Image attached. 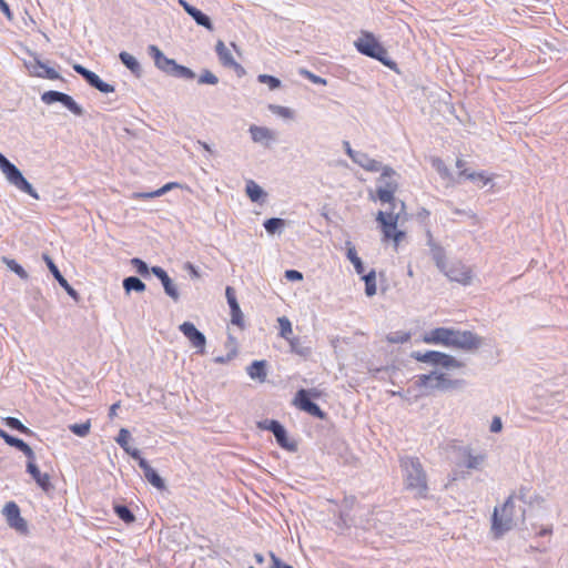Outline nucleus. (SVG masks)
Masks as SVG:
<instances>
[{"label": "nucleus", "mask_w": 568, "mask_h": 568, "mask_svg": "<svg viewBox=\"0 0 568 568\" xmlns=\"http://www.w3.org/2000/svg\"><path fill=\"white\" fill-rule=\"evenodd\" d=\"M351 159L368 172H378L382 170L381 181H384V185L376 189V199L382 203H388L392 207L395 205V193L398 190V183L394 179L396 175L395 170L389 166L383 168L381 162L369 158L366 153L358 152L351 154ZM375 200L374 196H372Z\"/></svg>", "instance_id": "f257e3e1"}, {"label": "nucleus", "mask_w": 568, "mask_h": 568, "mask_svg": "<svg viewBox=\"0 0 568 568\" xmlns=\"http://www.w3.org/2000/svg\"><path fill=\"white\" fill-rule=\"evenodd\" d=\"M420 341L428 345H443L463 349H475L480 345V338L469 331H457L448 327H437L423 334Z\"/></svg>", "instance_id": "f03ea898"}, {"label": "nucleus", "mask_w": 568, "mask_h": 568, "mask_svg": "<svg viewBox=\"0 0 568 568\" xmlns=\"http://www.w3.org/2000/svg\"><path fill=\"white\" fill-rule=\"evenodd\" d=\"M399 465L403 471L405 489L414 494L416 498L428 497L427 474L418 457L405 456L399 458Z\"/></svg>", "instance_id": "7ed1b4c3"}, {"label": "nucleus", "mask_w": 568, "mask_h": 568, "mask_svg": "<svg viewBox=\"0 0 568 568\" xmlns=\"http://www.w3.org/2000/svg\"><path fill=\"white\" fill-rule=\"evenodd\" d=\"M399 220L400 212L378 211L376 213V222L381 230L382 242L390 244L395 252H397L399 246L407 240L406 231L398 227Z\"/></svg>", "instance_id": "20e7f679"}, {"label": "nucleus", "mask_w": 568, "mask_h": 568, "mask_svg": "<svg viewBox=\"0 0 568 568\" xmlns=\"http://www.w3.org/2000/svg\"><path fill=\"white\" fill-rule=\"evenodd\" d=\"M355 48L362 54L374 58L387 67L394 64L388 59L387 50L378 42L375 36L368 31H362L359 38L355 41Z\"/></svg>", "instance_id": "39448f33"}, {"label": "nucleus", "mask_w": 568, "mask_h": 568, "mask_svg": "<svg viewBox=\"0 0 568 568\" xmlns=\"http://www.w3.org/2000/svg\"><path fill=\"white\" fill-rule=\"evenodd\" d=\"M436 265L445 273L452 281L467 285L471 281V271L459 261L448 263L442 250L434 254Z\"/></svg>", "instance_id": "423d86ee"}, {"label": "nucleus", "mask_w": 568, "mask_h": 568, "mask_svg": "<svg viewBox=\"0 0 568 568\" xmlns=\"http://www.w3.org/2000/svg\"><path fill=\"white\" fill-rule=\"evenodd\" d=\"M514 497L509 496L500 509L495 508L491 523V531L496 538L510 530L514 523Z\"/></svg>", "instance_id": "0eeeda50"}, {"label": "nucleus", "mask_w": 568, "mask_h": 568, "mask_svg": "<svg viewBox=\"0 0 568 568\" xmlns=\"http://www.w3.org/2000/svg\"><path fill=\"white\" fill-rule=\"evenodd\" d=\"M414 384L423 392V395H428L435 390L454 387L457 382L449 379L446 374L432 372L416 376Z\"/></svg>", "instance_id": "6e6552de"}, {"label": "nucleus", "mask_w": 568, "mask_h": 568, "mask_svg": "<svg viewBox=\"0 0 568 568\" xmlns=\"http://www.w3.org/2000/svg\"><path fill=\"white\" fill-rule=\"evenodd\" d=\"M0 170L10 184L16 186L18 190L29 194L30 196L38 199V193L34 191L32 185L24 179L20 170L14 164H12L2 153H0Z\"/></svg>", "instance_id": "1a4fd4ad"}, {"label": "nucleus", "mask_w": 568, "mask_h": 568, "mask_svg": "<svg viewBox=\"0 0 568 568\" xmlns=\"http://www.w3.org/2000/svg\"><path fill=\"white\" fill-rule=\"evenodd\" d=\"M323 396V392L317 388L300 389L294 396L293 405L314 417L324 419L326 414L311 400V398H320Z\"/></svg>", "instance_id": "9d476101"}, {"label": "nucleus", "mask_w": 568, "mask_h": 568, "mask_svg": "<svg viewBox=\"0 0 568 568\" xmlns=\"http://www.w3.org/2000/svg\"><path fill=\"white\" fill-rule=\"evenodd\" d=\"M412 357L420 363H428L435 366H442L445 368H460L463 363L457 361L452 355L437 352V351H427V352H414Z\"/></svg>", "instance_id": "9b49d317"}, {"label": "nucleus", "mask_w": 568, "mask_h": 568, "mask_svg": "<svg viewBox=\"0 0 568 568\" xmlns=\"http://www.w3.org/2000/svg\"><path fill=\"white\" fill-rule=\"evenodd\" d=\"M486 462L485 453H476L474 449L466 447L460 450V460L458 467L465 468L468 471L480 470Z\"/></svg>", "instance_id": "f8f14e48"}, {"label": "nucleus", "mask_w": 568, "mask_h": 568, "mask_svg": "<svg viewBox=\"0 0 568 568\" xmlns=\"http://www.w3.org/2000/svg\"><path fill=\"white\" fill-rule=\"evenodd\" d=\"M3 515L10 527L22 534L28 531L27 521L21 517L20 508L14 501L6 504L3 507Z\"/></svg>", "instance_id": "ddd939ff"}, {"label": "nucleus", "mask_w": 568, "mask_h": 568, "mask_svg": "<svg viewBox=\"0 0 568 568\" xmlns=\"http://www.w3.org/2000/svg\"><path fill=\"white\" fill-rule=\"evenodd\" d=\"M260 427L271 430L274 434L276 442L281 447L287 450L296 449V444L294 442L288 440L286 430L277 420H265L263 423H260Z\"/></svg>", "instance_id": "4468645a"}, {"label": "nucleus", "mask_w": 568, "mask_h": 568, "mask_svg": "<svg viewBox=\"0 0 568 568\" xmlns=\"http://www.w3.org/2000/svg\"><path fill=\"white\" fill-rule=\"evenodd\" d=\"M215 51L223 67L233 69L239 77H243L245 74V69L235 61L230 49L222 40L216 42Z\"/></svg>", "instance_id": "2eb2a0df"}, {"label": "nucleus", "mask_w": 568, "mask_h": 568, "mask_svg": "<svg viewBox=\"0 0 568 568\" xmlns=\"http://www.w3.org/2000/svg\"><path fill=\"white\" fill-rule=\"evenodd\" d=\"M73 70L77 73H79L80 75H82L88 81V83L90 85H92L93 88H95L100 92H103V93L114 92V87L112 84H109V83L102 81L98 74H95L94 72L85 69L81 64H74L73 65Z\"/></svg>", "instance_id": "dca6fc26"}, {"label": "nucleus", "mask_w": 568, "mask_h": 568, "mask_svg": "<svg viewBox=\"0 0 568 568\" xmlns=\"http://www.w3.org/2000/svg\"><path fill=\"white\" fill-rule=\"evenodd\" d=\"M41 100L45 104H52L54 102H61L64 106H67L74 114H81L80 106L75 103V101L68 94L58 92V91H47L42 94Z\"/></svg>", "instance_id": "f3484780"}, {"label": "nucleus", "mask_w": 568, "mask_h": 568, "mask_svg": "<svg viewBox=\"0 0 568 568\" xmlns=\"http://www.w3.org/2000/svg\"><path fill=\"white\" fill-rule=\"evenodd\" d=\"M132 458L136 459L139 462V466L142 468L144 476L146 480L153 485L155 488L162 490L165 488L163 479L160 477V475L149 465V463L141 457V454L139 450H133Z\"/></svg>", "instance_id": "a211bd4d"}, {"label": "nucleus", "mask_w": 568, "mask_h": 568, "mask_svg": "<svg viewBox=\"0 0 568 568\" xmlns=\"http://www.w3.org/2000/svg\"><path fill=\"white\" fill-rule=\"evenodd\" d=\"M466 162L463 159H457L456 168L459 170L458 175L463 176L474 183L479 184L480 186H485L491 182L493 176L487 175L486 172H469L466 168Z\"/></svg>", "instance_id": "6ab92c4d"}, {"label": "nucleus", "mask_w": 568, "mask_h": 568, "mask_svg": "<svg viewBox=\"0 0 568 568\" xmlns=\"http://www.w3.org/2000/svg\"><path fill=\"white\" fill-rule=\"evenodd\" d=\"M180 331L194 347L200 348L201 353H203L206 339L205 336L196 329L194 324L191 322H184L180 325Z\"/></svg>", "instance_id": "aec40b11"}, {"label": "nucleus", "mask_w": 568, "mask_h": 568, "mask_svg": "<svg viewBox=\"0 0 568 568\" xmlns=\"http://www.w3.org/2000/svg\"><path fill=\"white\" fill-rule=\"evenodd\" d=\"M27 471L31 475L37 485L43 490L49 491L52 489L50 476L47 473H41L36 464V456L32 459H28Z\"/></svg>", "instance_id": "412c9836"}, {"label": "nucleus", "mask_w": 568, "mask_h": 568, "mask_svg": "<svg viewBox=\"0 0 568 568\" xmlns=\"http://www.w3.org/2000/svg\"><path fill=\"white\" fill-rule=\"evenodd\" d=\"M179 3L183 7V9L196 21L197 24L205 27L209 30L213 29L212 22L210 18L204 14L201 10L191 6L185 0H179Z\"/></svg>", "instance_id": "4be33fe9"}, {"label": "nucleus", "mask_w": 568, "mask_h": 568, "mask_svg": "<svg viewBox=\"0 0 568 568\" xmlns=\"http://www.w3.org/2000/svg\"><path fill=\"white\" fill-rule=\"evenodd\" d=\"M150 52L152 53V55L154 58L155 65L159 69H161L162 71L171 74L176 62L173 59L165 57L161 52V50L155 45L150 47Z\"/></svg>", "instance_id": "5701e85b"}, {"label": "nucleus", "mask_w": 568, "mask_h": 568, "mask_svg": "<svg viewBox=\"0 0 568 568\" xmlns=\"http://www.w3.org/2000/svg\"><path fill=\"white\" fill-rule=\"evenodd\" d=\"M0 437L10 446L16 447L20 452H22L28 459H32L34 456L33 450L31 447L24 443L22 439H19L17 437H13L9 435L7 432L0 428Z\"/></svg>", "instance_id": "b1692460"}, {"label": "nucleus", "mask_w": 568, "mask_h": 568, "mask_svg": "<svg viewBox=\"0 0 568 568\" xmlns=\"http://www.w3.org/2000/svg\"><path fill=\"white\" fill-rule=\"evenodd\" d=\"M248 131L252 140L255 143H264L268 145L270 142H272L275 138L274 132L265 126H258L253 124L250 126Z\"/></svg>", "instance_id": "393cba45"}, {"label": "nucleus", "mask_w": 568, "mask_h": 568, "mask_svg": "<svg viewBox=\"0 0 568 568\" xmlns=\"http://www.w3.org/2000/svg\"><path fill=\"white\" fill-rule=\"evenodd\" d=\"M247 374L252 379H258L260 382H264L266 379V362L254 361L247 367Z\"/></svg>", "instance_id": "a878e982"}, {"label": "nucleus", "mask_w": 568, "mask_h": 568, "mask_svg": "<svg viewBox=\"0 0 568 568\" xmlns=\"http://www.w3.org/2000/svg\"><path fill=\"white\" fill-rule=\"evenodd\" d=\"M179 186L180 185L176 182H169L165 185H163L162 187H160V189H158V190H155L153 192L135 193L133 195V197L134 199H140V200L152 199V197L161 196L164 193H166L168 191H170L172 189H175V187H179Z\"/></svg>", "instance_id": "bb28decb"}, {"label": "nucleus", "mask_w": 568, "mask_h": 568, "mask_svg": "<svg viewBox=\"0 0 568 568\" xmlns=\"http://www.w3.org/2000/svg\"><path fill=\"white\" fill-rule=\"evenodd\" d=\"M42 258L45 262V264L49 267L52 275L54 276V278L59 282V284L62 287H67L68 281L62 276V274L60 273L59 268L57 267V265L54 264L52 258L48 254H43Z\"/></svg>", "instance_id": "cd10ccee"}, {"label": "nucleus", "mask_w": 568, "mask_h": 568, "mask_svg": "<svg viewBox=\"0 0 568 568\" xmlns=\"http://www.w3.org/2000/svg\"><path fill=\"white\" fill-rule=\"evenodd\" d=\"M363 280L365 282V293L367 296H373L377 292L376 286V272L375 270L369 271L367 274L363 275Z\"/></svg>", "instance_id": "c85d7f7f"}, {"label": "nucleus", "mask_w": 568, "mask_h": 568, "mask_svg": "<svg viewBox=\"0 0 568 568\" xmlns=\"http://www.w3.org/2000/svg\"><path fill=\"white\" fill-rule=\"evenodd\" d=\"M123 287L125 288L126 292H143L145 290V284L140 278L130 276L123 281Z\"/></svg>", "instance_id": "c756f323"}, {"label": "nucleus", "mask_w": 568, "mask_h": 568, "mask_svg": "<svg viewBox=\"0 0 568 568\" xmlns=\"http://www.w3.org/2000/svg\"><path fill=\"white\" fill-rule=\"evenodd\" d=\"M246 193H247L248 197L251 199V201H253V202H257L262 196L265 195V193L263 192L261 186L257 185L252 180L246 183Z\"/></svg>", "instance_id": "7c9ffc66"}, {"label": "nucleus", "mask_w": 568, "mask_h": 568, "mask_svg": "<svg viewBox=\"0 0 568 568\" xmlns=\"http://www.w3.org/2000/svg\"><path fill=\"white\" fill-rule=\"evenodd\" d=\"M231 308V322L232 324L243 327L244 326V317L240 305L237 302L229 304Z\"/></svg>", "instance_id": "2f4dec72"}, {"label": "nucleus", "mask_w": 568, "mask_h": 568, "mask_svg": "<svg viewBox=\"0 0 568 568\" xmlns=\"http://www.w3.org/2000/svg\"><path fill=\"white\" fill-rule=\"evenodd\" d=\"M130 437V432L125 428H121L116 437V443L132 457L134 449L129 445Z\"/></svg>", "instance_id": "473e14b6"}, {"label": "nucleus", "mask_w": 568, "mask_h": 568, "mask_svg": "<svg viewBox=\"0 0 568 568\" xmlns=\"http://www.w3.org/2000/svg\"><path fill=\"white\" fill-rule=\"evenodd\" d=\"M280 325V335L285 339H290L293 336V328L290 320L285 316L277 318Z\"/></svg>", "instance_id": "72a5a7b5"}, {"label": "nucleus", "mask_w": 568, "mask_h": 568, "mask_svg": "<svg viewBox=\"0 0 568 568\" xmlns=\"http://www.w3.org/2000/svg\"><path fill=\"white\" fill-rule=\"evenodd\" d=\"M119 57H120V60L122 61V63L128 69H130L132 72H136V71L140 70V64H139V62L136 61V59L132 54L123 51V52L120 53Z\"/></svg>", "instance_id": "f704fd0d"}, {"label": "nucleus", "mask_w": 568, "mask_h": 568, "mask_svg": "<svg viewBox=\"0 0 568 568\" xmlns=\"http://www.w3.org/2000/svg\"><path fill=\"white\" fill-rule=\"evenodd\" d=\"M114 511L126 524H131L135 520L134 515L126 506L116 505Z\"/></svg>", "instance_id": "c9c22d12"}, {"label": "nucleus", "mask_w": 568, "mask_h": 568, "mask_svg": "<svg viewBox=\"0 0 568 568\" xmlns=\"http://www.w3.org/2000/svg\"><path fill=\"white\" fill-rule=\"evenodd\" d=\"M69 429L77 436L84 437L90 433L91 422L87 420L81 424H72L69 426Z\"/></svg>", "instance_id": "e433bc0d"}, {"label": "nucleus", "mask_w": 568, "mask_h": 568, "mask_svg": "<svg viewBox=\"0 0 568 568\" xmlns=\"http://www.w3.org/2000/svg\"><path fill=\"white\" fill-rule=\"evenodd\" d=\"M171 74L179 77V78L190 79V80L194 79V77H195V73L191 69H189L184 65H180L178 63L175 64Z\"/></svg>", "instance_id": "4c0bfd02"}, {"label": "nucleus", "mask_w": 568, "mask_h": 568, "mask_svg": "<svg viewBox=\"0 0 568 568\" xmlns=\"http://www.w3.org/2000/svg\"><path fill=\"white\" fill-rule=\"evenodd\" d=\"M4 422L9 427L19 430L22 434H31V430L16 417H7Z\"/></svg>", "instance_id": "58836bf2"}, {"label": "nucleus", "mask_w": 568, "mask_h": 568, "mask_svg": "<svg viewBox=\"0 0 568 568\" xmlns=\"http://www.w3.org/2000/svg\"><path fill=\"white\" fill-rule=\"evenodd\" d=\"M257 80L261 83L267 84L271 90H276V89H278L281 87V81L277 78L273 77V75L260 74L257 77Z\"/></svg>", "instance_id": "ea45409f"}, {"label": "nucleus", "mask_w": 568, "mask_h": 568, "mask_svg": "<svg viewBox=\"0 0 568 568\" xmlns=\"http://www.w3.org/2000/svg\"><path fill=\"white\" fill-rule=\"evenodd\" d=\"M283 226H284V221L282 219H277V217L268 219L264 223L265 230L271 234L275 233L278 229H281Z\"/></svg>", "instance_id": "a19ab883"}, {"label": "nucleus", "mask_w": 568, "mask_h": 568, "mask_svg": "<svg viewBox=\"0 0 568 568\" xmlns=\"http://www.w3.org/2000/svg\"><path fill=\"white\" fill-rule=\"evenodd\" d=\"M4 262L7 264V266L13 271L19 277L21 278H27L28 277V273L24 271V268L18 264L14 260H8V258H4Z\"/></svg>", "instance_id": "79ce46f5"}, {"label": "nucleus", "mask_w": 568, "mask_h": 568, "mask_svg": "<svg viewBox=\"0 0 568 568\" xmlns=\"http://www.w3.org/2000/svg\"><path fill=\"white\" fill-rule=\"evenodd\" d=\"M219 82V79L215 74H213L211 71L205 70L201 73L199 78L200 84H216Z\"/></svg>", "instance_id": "37998d69"}, {"label": "nucleus", "mask_w": 568, "mask_h": 568, "mask_svg": "<svg viewBox=\"0 0 568 568\" xmlns=\"http://www.w3.org/2000/svg\"><path fill=\"white\" fill-rule=\"evenodd\" d=\"M41 72L38 73V75L50 79V80H58L60 79V74L52 68H49L47 65L41 64Z\"/></svg>", "instance_id": "c03bdc74"}, {"label": "nucleus", "mask_w": 568, "mask_h": 568, "mask_svg": "<svg viewBox=\"0 0 568 568\" xmlns=\"http://www.w3.org/2000/svg\"><path fill=\"white\" fill-rule=\"evenodd\" d=\"M387 341L393 344L406 343L410 338L409 333H395L387 335Z\"/></svg>", "instance_id": "a18cd8bd"}, {"label": "nucleus", "mask_w": 568, "mask_h": 568, "mask_svg": "<svg viewBox=\"0 0 568 568\" xmlns=\"http://www.w3.org/2000/svg\"><path fill=\"white\" fill-rule=\"evenodd\" d=\"M162 285L164 287L165 293L170 297H172L174 301L179 300V292H178L176 287L174 286V284L172 283L171 278L168 282L163 283Z\"/></svg>", "instance_id": "49530a36"}, {"label": "nucleus", "mask_w": 568, "mask_h": 568, "mask_svg": "<svg viewBox=\"0 0 568 568\" xmlns=\"http://www.w3.org/2000/svg\"><path fill=\"white\" fill-rule=\"evenodd\" d=\"M271 565L268 568H293L290 565L284 564L274 552H270Z\"/></svg>", "instance_id": "de8ad7c7"}, {"label": "nucleus", "mask_w": 568, "mask_h": 568, "mask_svg": "<svg viewBox=\"0 0 568 568\" xmlns=\"http://www.w3.org/2000/svg\"><path fill=\"white\" fill-rule=\"evenodd\" d=\"M270 109H271L274 113H276V114H278V115H281V116H283V118H292V115H293L292 111H291L288 108H285V106H281V105H271V106H270Z\"/></svg>", "instance_id": "09e8293b"}, {"label": "nucleus", "mask_w": 568, "mask_h": 568, "mask_svg": "<svg viewBox=\"0 0 568 568\" xmlns=\"http://www.w3.org/2000/svg\"><path fill=\"white\" fill-rule=\"evenodd\" d=\"M301 73H302L305 78H307L310 81H312L313 83H315V84H323V85H324V84H326V80H325V79H323V78H321V77H318V75H315L314 73H312V72H310V71H307V70H303V71H301Z\"/></svg>", "instance_id": "8fccbe9b"}, {"label": "nucleus", "mask_w": 568, "mask_h": 568, "mask_svg": "<svg viewBox=\"0 0 568 568\" xmlns=\"http://www.w3.org/2000/svg\"><path fill=\"white\" fill-rule=\"evenodd\" d=\"M152 273L161 281L162 284L170 280L168 273L162 267H152Z\"/></svg>", "instance_id": "3c124183"}, {"label": "nucleus", "mask_w": 568, "mask_h": 568, "mask_svg": "<svg viewBox=\"0 0 568 568\" xmlns=\"http://www.w3.org/2000/svg\"><path fill=\"white\" fill-rule=\"evenodd\" d=\"M131 262L135 266L138 273H140L141 275L148 274V272H149L148 266L142 260L133 258Z\"/></svg>", "instance_id": "603ef678"}, {"label": "nucleus", "mask_w": 568, "mask_h": 568, "mask_svg": "<svg viewBox=\"0 0 568 568\" xmlns=\"http://www.w3.org/2000/svg\"><path fill=\"white\" fill-rule=\"evenodd\" d=\"M291 346L292 352H295L300 355H304L305 352L300 349V339L295 336H291L290 339H286Z\"/></svg>", "instance_id": "864d4df0"}, {"label": "nucleus", "mask_w": 568, "mask_h": 568, "mask_svg": "<svg viewBox=\"0 0 568 568\" xmlns=\"http://www.w3.org/2000/svg\"><path fill=\"white\" fill-rule=\"evenodd\" d=\"M285 277L288 281H301L303 280V274L296 270H287L285 272Z\"/></svg>", "instance_id": "5fc2aeb1"}, {"label": "nucleus", "mask_w": 568, "mask_h": 568, "mask_svg": "<svg viewBox=\"0 0 568 568\" xmlns=\"http://www.w3.org/2000/svg\"><path fill=\"white\" fill-rule=\"evenodd\" d=\"M347 244H348V247H347V258L353 264L354 261H358L359 257L357 255V252H356L355 247L353 245H351V243H347Z\"/></svg>", "instance_id": "6e6d98bb"}, {"label": "nucleus", "mask_w": 568, "mask_h": 568, "mask_svg": "<svg viewBox=\"0 0 568 568\" xmlns=\"http://www.w3.org/2000/svg\"><path fill=\"white\" fill-rule=\"evenodd\" d=\"M503 428L501 419L499 417H494L490 424V430L493 433H499Z\"/></svg>", "instance_id": "4d7b16f0"}, {"label": "nucleus", "mask_w": 568, "mask_h": 568, "mask_svg": "<svg viewBox=\"0 0 568 568\" xmlns=\"http://www.w3.org/2000/svg\"><path fill=\"white\" fill-rule=\"evenodd\" d=\"M225 295H226V300H227L229 304L237 302L236 296H235V291L233 287L227 286L225 290Z\"/></svg>", "instance_id": "13d9d810"}, {"label": "nucleus", "mask_w": 568, "mask_h": 568, "mask_svg": "<svg viewBox=\"0 0 568 568\" xmlns=\"http://www.w3.org/2000/svg\"><path fill=\"white\" fill-rule=\"evenodd\" d=\"M184 267H185V270H187L190 272L192 277H194V278L200 277V273L197 272L196 267L193 264L186 263Z\"/></svg>", "instance_id": "bf43d9fd"}, {"label": "nucleus", "mask_w": 568, "mask_h": 568, "mask_svg": "<svg viewBox=\"0 0 568 568\" xmlns=\"http://www.w3.org/2000/svg\"><path fill=\"white\" fill-rule=\"evenodd\" d=\"M0 10H1V11H2V12H3V13H4L9 19H11V18H12V13H11V10H10V8H9V4H8L4 0H2V1L0 2Z\"/></svg>", "instance_id": "052dcab7"}, {"label": "nucleus", "mask_w": 568, "mask_h": 568, "mask_svg": "<svg viewBox=\"0 0 568 568\" xmlns=\"http://www.w3.org/2000/svg\"><path fill=\"white\" fill-rule=\"evenodd\" d=\"M119 407H120V402L111 405V407L109 409V417L111 419H113L116 416V410L119 409Z\"/></svg>", "instance_id": "680f3d73"}, {"label": "nucleus", "mask_w": 568, "mask_h": 568, "mask_svg": "<svg viewBox=\"0 0 568 568\" xmlns=\"http://www.w3.org/2000/svg\"><path fill=\"white\" fill-rule=\"evenodd\" d=\"M353 265L357 274L364 273V265L361 258L358 261H354Z\"/></svg>", "instance_id": "e2e57ef3"}, {"label": "nucleus", "mask_w": 568, "mask_h": 568, "mask_svg": "<svg viewBox=\"0 0 568 568\" xmlns=\"http://www.w3.org/2000/svg\"><path fill=\"white\" fill-rule=\"evenodd\" d=\"M344 146H345L346 153H347V155H348L349 158H351V154H353V155H354V154H356V153H357V151H354V150L351 148V145H349V143H348V142H344Z\"/></svg>", "instance_id": "0e129e2a"}, {"label": "nucleus", "mask_w": 568, "mask_h": 568, "mask_svg": "<svg viewBox=\"0 0 568 568\" xmlns=\"http://www.w3.org/2000/svg\"><path fill=\"white\" fill-rule=\"evenodd\" d=\"M551 534H552V528L551 527H547V528H542L538 532V536H546V535H551Z\"/></svg>", "instance_id": "69168bd1"}, {"label": "nucleus", "mask_w": 568, "mask_h": 568, "mask_svg": "<svg viewBox=\"0 0 568 568\" xmlns=\"http://www.w3.org/2000/svg\"><path fill=\"white\" fill-rule=\"evenodd\" d=\"M63 288L68 292L69 295L75 297L77 292L70 286L69 283H68L67 287H63Z\"/></svg>", "instance_id": "338daca9"}, {"label": "nucleus", "mask_w": 568, "mask_h": 568, "mask_svg": "<svg viewBox=\"0 0 568 568\" xmlns=\"http://www.w3.org/2000/svg\"><path fill=\"white\" fill-rule=\"evenodd\" d=\"M199 145H201L205 151H207L210 153L212 152V149L207 143L199 141Z\"/></svg>", "instance_id": "774afa93"}]
</instances>
